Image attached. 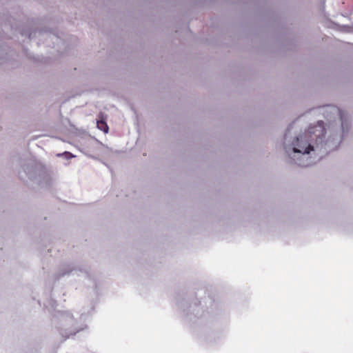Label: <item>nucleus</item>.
Masks as SVG:
<instances>
[{
  "label": "nucleus",
  "instance_id": "2",
  "mask_svg": "<svg viewBox=\"0 0 353 353\" xmlns=\"http://www.w3.org/2000/svg\"><path fill=\"white\" fill-rule=\"evenodd\" d=\"M97 128L103 131L105 133H108L109 130V128L106 123V122L103 120H99L97 123Z\"/></svg>",
  "mask_w": 353,
  "mask_h": 353
},
{
  "label": "nucleus",
  "instance_id": "3",
  "mask_svg": "<svg viewBox=\"0 0 353 353\" xmlns=\"http://www.w3.org/2000/svg\"><path fill=\"white\" fill-rule=\"evenodd\" d=\"M321 131V134H322V135H324V134H323L324 129H323V128H322Z\"/></svg>",
  "mask_w": 353,
  "mask_h": 353
},
{
  "label": "nucleus",
  "instance_id": "1",
  "mask_svg": "<svg viewBox=\"0 0 353 353\" xmlns=\"http://www.w3.org/2000/svg\"><path fill=\"white\" fill-rule=\"evenodd\" d=\"M314 133V128H310L307 133L301 134L296 138L293 143L294 152L302 154H309L310 151L314 150L313 146L309 143L307 139L308 136L311 137V134Z\"/></svg>",
  "mask_w": 353,
  "mask_h": 353
}]
</instances>
